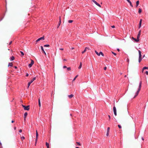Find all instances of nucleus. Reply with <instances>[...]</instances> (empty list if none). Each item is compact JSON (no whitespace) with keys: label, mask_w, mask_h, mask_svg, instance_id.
<instances>
[{"label":"nucleus","mask_w":148,"mask_h":148,"mask_svg":"<svg viewBox=\"0 0 148 148\" xmlns=\"http://www.w3.org/2000/svg\"><path fill=\"white\" fill-rule=\"evenodd\" d=\"M141 85H142V82L140 81V83H139V87L138 88V90L135 93V94L134 96V97H136L138 94L139 92L141 90Z\"/></svg>","instance_id":"f257e3e1"},{"label":"nucleus","mask_w":148,"mask_h":148,"mask_svg":"<svg viewBox=\"0 0 148 148\" xmlns=\"http://www.w3.org/2000/svg\"><path fill=\"white\" fill-rule=\"evenodd\" d=\"M138 52L139 53L138 62L139 63H140L142 59L145 57V55H144L143 56V58H142L141 57V51L140 50H138Z\"/></svg>","instance_id":"f03ea898"},{"label":"nucleus","mask_w":148,"mask_h":148,"mask_svg":"<svg viewBox=\"0 0 148 148\" xmlns=\"http://www.w3.org/2000/svg\"><path fill=\"white\" fill-rule=\"evenodd\" d=\"M22 107L24 108L25 110H29V106H25L22 105Z\"/></svg>","instance_id":"7ed1b4c3"},{"label":"nucleus","mask_w":148,"mask_h":148,"mask_svg":"<svg viewBox=\"0 0 148 148\" xmlns=\"http://www.w3.org/2000/svg\"><path fill=\"white\" fill-rule=\"evenodd\" d=\"M36 77H34L32 80L29 82H28V88L29 87L30 84L34 80L36 79Z\"/></svg>","instance_id":"20e7f679"},{"label":"nucleus","mask_w":148,"mask_h":148,"mask_svg":"<svg viewBox=\"0 0 148 148\" xmlns=\"http://www.w3.org/2000/svg\"><path fill=\"white\" fill-rule=\"evenodd\" d=\"M38 134L37 132V131L36 130V138L35 140V143H37L38 138Z\"/></svg>","instance_id":"39448f33"},{"label":"nucleus","mask_w":148,"mask_h":148,"mask_svg":"<svg viewBox=\"0 0 148 148\" xmlns=\"http://www.w3.org/2000/svg\"><path fill=\"white\" fill-rule=\"evenodd\" d=\"M31 62L28 65V67H29V68H30L31 67L32 65L34 64V61L32 60H31Z\"/></svg>","instance_id":"423d86ee"},{"label":"nucleus","mask_w":148,"mask_h":148,"mask_svg":"<svg viewBox=\"0 0 148 148\" xmlns=\"http://www.w3.org/2000/svg\"><path fill=\"white\" fill-rule=\"evenodd\" d=\"M92 1L94 2L95 4H96L98 6L100 7H101V5L98 3L96 1H95V0H92Z\"/></svg>","instance_id":"0eeeda50"},{"label":"nucleus","mask_w":148,"mask_h":148,"mask_svg":"<svg viewBox=\"0 0 148 148\" xmlns=\"http://www.w3.org/2000/svg\"><path fill=\"white\" fill-rule=\"evenodd\" d=\"M42 40H44V36L38 38L37 40H36V42H37Z\"/></svg>","instance_id":"6e6552de"},{"label":"nucleus","mask_w":148,"mask_h":148,"mask_svg":"<svg viewBox=\"0 0 148 148\" xmlns=\"http://www.w3.org/2000/svg\"><path fill=\"white\" fill-rule=\"evenodd\" d=\"M113 111L114 114L115 116L116 115V109L115 106L113 107Z\"/></svg>","instance_id":"1a4fd4ad"},{"label":"nucleus","mask_w":148,"mask_h":148,"mask_svg":"<svg viewBox=\"0 0 148 148\" xmlns=\"http://www.w3.org/2000/svg\"><path fill=\"white\" fill-rule=\"evenodd\" d=\"M40 47H41V49L42 51V52L43 53L45 56H46V54L45 53V52L44 49H43V47L42 46H41Z\"/></svg>","instance_id":"9d476101"},{"label":"nucleus","mask_w":148,"mask_h":148,"mask_svg":"<svg viewBox=\"0 0 148 148\" xmlns=\"http://www.w3.org/2000/svg\"><path fill=\"white\" fill-rule=\"evenodd\" d=\"M110 129V128L109 127H108L107 128V133H106V136H109V132Z\"/></svg>","instance_id":"9b49d317"},{"label":"nucleus","mask_w":148,"mask_h":148,"mask_svg":"<svg viewBox=\"0 0 148 148\" xmlns=\"http://www.w3.org/2000/svg\"><path fill=\"white\" fill-rule=\"evenodd\" d=\"M141 32V30H139V31L138 32V33L137 35V38H138L139 39L140 38V35Z\"/></svg>","instance_id":"f8f14e48"},{"label":"nucleus","mask_w":148,"mask_h":148,"mask_svg":"<svg viewBox=\"0 0 148 148\" xmlns=\"http://www.w3.org/2000/svg\"><path fill=\"white\" fill-rule=\"evenodd\" d=\"M132 39L133 40H134L136 42H138L139 40V39L138 38H137V39H136V38H134L133 37H132Z\"/></svg>","instance_id":"ddd939ff"},{"label":"nucleus","mask_w":148,"mask_h":148,"mask_svg":"<svg viewBox=\"0 0 148 148\" xmlns=\"http://www.w3.org/2000/svg\"><path fill=\"white\" fill-rule=\"evenodd\" d=\"M142 21V19H140V22H139V27H138L139 28H140V27H141Z\"/></svg>","instance_id":"4468645a"},{"label":"nucleus","mask_w":148,"mask_h":148,"mask_svg":"<svg viewBox=\"0 0 148 148\" xmlns=\"http://www.w3.org/2000/svg\"><path fill=\"white\" fill-rule=\"evenodd\" d=\"M87 49H89L87 47H86L84 50L82 52V53H84L86 51Z\"/></svg>","instance_id":"2eb2a0df"},{"label":"nucleus","mask_w":148,"mask_h":148,"mask_svg":"<svg viewBox=\"0 0 148 148\" xmlns=\"http://www.w3.org/2000/svg\"><path fill=\"white\" fill-rule=\"evenodd\" d=\"M126 0L130 3V6L131 7H133V6L132 5V3L130 1V0Z\"/></svg>","instance_id":"dca6fc26"},{"label":"nucleus","mask_w":148,"mask_h":148,"mask_svg":"<svg viewBox=\"0 0 148 148\" xmlns=\"http://www.w3.org/2000/svg\"><path fill=\"white\" fill-rule=\"evenodd\" d=\"M74 96L73 95L71 94V95H68V97L69 98L71 99Z\"/></svg>","instance_id":"f3484780"},{"label":"nucleus","mask_w":148,"mask_h":148,"mask_svg":"<svg viewBox=\"0 0 148 148\" xmlns=\"http://www.w3.org/2000/svg\"><path fill=\"white\" fill-rule=\"evenodd\" d=\"M14 57L13 56H12V57H11L10 58V60L11 61H13L14 59Z\"/></svg>","instance_id":"a211bd4d"},{"label":"nucleus","mask_w":148,"mask_h":148,"mask_svg":"<svg viewBox=\"0 0 148 148\" xmlns=\"http://www.w3.org/2000/svg\"><path fill=\"white\" fill-rule=\"evenodd\" d=\"M38 105H39V106L40 107L41 106V103H40V98L38 99Z\"/></svg>","instance_id":"6ab92c4d"},{"label":"nucleus","mask_w":148,"mask_h":148,"mask_svg":"<svg viewBox=\"0 0 148 148\" xmlns=\"http://www.w3.org/2000/svg\"><path fill=\"white\" fill-rule=\"evenodd\" d=\"M12 65H13V64H12V63L11 62H10L8 63V66H12Z\"/></svg>","instance_id":"aec40b11"},{"label":"nucleus","mask_w":148,"mask_h":148,"mask_svg":"<svg viewBox=\"0 0 148 148\" xmlns=\"http://www.w3.org/2000/svg\"><path fill=\"white\" fill-rule=\"evenodd\" d=\"M139 4V1H138L136 2V7H137L138 6V5Z\"/></svg>","instance_id":"412c9836"},{"label":"nucleus","mask_w":148,"mask_h":148,"mask_svg":"<svg viewBox=\"0 0 148 148\" xmlns=\"http://www.w3.org/2000/svg\"><path fill=\"white\" fill-rule=\"evenodd\" d=\"M82 62H81L80 63V65L78 67V69H80L82 67Z\"/></svg>","instance_id":"4be33fe9"},{"label":"nucleus","mask_w":148,"mask_h":148,"mask_svg":"<svg viewBox=\"0 0 148 148\" xmlns=\"http://www.w3.org/2000/svg\"><path fill=\"white\" fill-rule=\"evenodd\" d=\"M27 112H25L24 114V117H26L27 116Z\"/></svg>","instance_id":"5701e85b"},{"label":"nucleus","mask_w":148,"mask_h":148,"mask_svg":"<svg viewBox=\"0 0 148 148\" xmlns=\"http://www.w3.org/2000/svg\"><path fill=\"white\" fill-rule=\"evenodd\" d=\"M46 145L47 147V148L49 147V144L47 142L46 143Z\"/></svg>","instance_id":"b1692460"},{"label":"nucleus","mask_w":148,"mask_h":148,"mask_svg":"<svg viewBox=\"0 0 148 148\" xmlns=\"http://www.w3.org/2000/svg\"><path fill=\"white\" fill-rule=\"evenodd\" d=\"M142 12V10L140 8H139L138 9V12L140 14Z\"/></svg>","instance_id":"393cba45"},{"label":"nucleus","mask_w":148,"mask_h":148,"mask_svg":"<svg viewBox=\"0 0 148 148\" xmlns=\"http://www.w3.org/2000/svg\"><path fill=\"white\" fill-rule=\"evenodd\" d=\"M49 45H44V47H49Z\"/></svg>","instance_id":"a878e982"},{"label":"nucleus","mask_w":148,"mask_h":148,"mask_svg":"<svg viewBox=\"0 0 148 148\" xmlns=\"http://www.w3.org/2000/svg\"><path fill=\"white\" fill-rule=\"evenodd\" d=\"M95 52L96 53L97 55H98V56H100V53H99L96 51H95Z\"/></svg>","instance_id":"bb28decb"},{"label":"nucleus","mask_w":148,"mask_h":148,"mask_svg":"<svg viewBox=\"0 0 148 148\" xmlns=\"http://www.w3.org/2000/svg\"><path fill=\"white\" fill-rule=\"evenodd\" d=\"M146 69H148V67H144L143 68V70Z\"/></svg>","instance_id":"cd10ccee"},{"label":"nucleus","mask_w":148,"mask_h":148,"mask_svg":"<svg viewBox=\"0 0 148 148\" xmlns=\"http://www.w3.org/2000/svg\"><path fill=\"white\" fill-rule=\"evenodd\" d=\"M99 53H100V55L101 54L103 56H104V54L102 52H101V51L100 52H99Z\"/></svg>","instance_id":"c85d7f7f"},{"label":"nucleus","mask_w":148,"mask_h":148,"mask_svg":"<svg viewBox=\"0 0 148 148\" xmlns=\"http://www.w3.org/2000/svg\"><path fill=\"white\" fill-rule=\"evenodd\" d=\"M67 69L68 71H70L71 70V68L70 67H67Z\"/></svg>","instance_id":"c756f323"},{"label":"nucleus","mask_w":148,"mask_h":148,"mask_svg":"<svg viewBox=\"0 0 148 148\" xmlns=\"http://www.w3.org/2000/svg\"><path fill=\"white\" fill-rule=\"evenodd\" d=\"M77 76L78 75H77L73 79V81H75Z\"/></svg>","instance_id":"7c9ffc66"},{"label":"nucleus","mask_w":148,"mask_h":148,"mask_svg":"<svg viewBox=\"0 0 148 148\" xmlns=\"http://www.w3.org/2000/svg\"><path fill=\"white\" fill-rule=\"evenodd\" d=\"M76 143H77L78 145L80 146L81 145V144L79 142H76Z\"/></svg>","instance_id":"2f4dec72"},{"label":"nucleus","mask_w":148,"mask_h":148,"mask_svg":"<svg viewBox=\"0 0 148 148\" xmlns=\"http://www.w3.org/2000/svg\"><path fill=\"white\" fill-rule=\"evenodd\" d=\"M73 22V21L71 20H69L68 21L69 23H72Z\"/></svg>","instance_id":"473e14b6"},{"label":"nucleus","mask_w":148,"mask_h":148,"mask_svg":"<svg viewBox=\"0 0 148 148\" xmlns=\"http://www.w3.org/2000/svg\"><path fill=\"white\" fill-rule=\"evenodd\" d=\"M20 53H21V54L22 56H23L24 55V53H23V52L22 51H20Z\"/></svg>","instance_id":"72a5a7b5"},{"label":"nucleus","mask_w":148,"mask_h":148,"mask_svg":"<svg viewBox=\"0 0 148 148\" xmlns=\"http://www.w3.org/2000/svg\"><path fill=\"white\" fill-rule=\"evenodd\" d=\"M61 23V19H60V21H59V23L58 24L59 26H60V25Z\"/></svg>","instance_id":"f704fd0d"},{"label":"nucleus","mask_w":148,"mask_h":148,"mask_svg":"<svg viewBox=\"0 0 148 148\" xmlns=\"http://www.w3.org/2000/svg\"><path fill=\"white\" fill-rule=\"evenodd\" d=\"M61 23V19H60V21H59V23L58 24L59 26H60V25Z\"/></svg>","instance_id":"c9c22d12"},{"label":"nucleus","mask_w":148,"mask_h":148,"mask_svg":"<svg viewBox=\"0 0 148 148\" xmlns=\"http://www.w3.org/2000/svg\"><path fill=\"white\" fill-rule=\"evenodd\" d=\"M21 138L22 139V140H23L25 139V138L23 136H22L21 137Z\"/></svg>","instance_id":"e433bc0d"},{"label":"nucleus","mask_w":148,"mask_h":148,"mask_svg":"<svg viewBox=\"0 0 148 148\" xmlns=\"http://www.w3.org/2000/svg\"><path fill=\"white\" fill-rule=\"evenodd\" d=\"M118 127L119 128L121 129V125H118Z\"/></svg>","instance_id":"4c0bfd02"},{"label":"nucleus","mask_w":148,"mask_h":148,"mask_svg":"<svg viewBox=\"0 0 148 148\" xmlns=\"http://www.w3.org/2000/svg\"><path fill=\"white\" fill-rule=\"evenodd\" d=\"M112 53H113L114 55L115 56H116V53H114V52H112Z\"/></svg>","instance_id":"58836bf2"},{"label":"nucleus","mask_w":148,"mask_h":148,"mask_svg":"<svg viewBox=\"0 0 148 148\" xmlns=\"http://www.w3.org/2000/svg\"><path fill=\"white\" fill-rule=\"evenodd\" d=\"M145 73L147 75H148V71H146L145 72Z\"/></svg>","instance_id":"ea45409f"},{"label":"nucleus","mask_w":148,"mask_h":148,"mask_svg":"<svg viewBox=\"0 0 148 148\" xmlns=\"http://www.w3.org/2000/svg\"><path fill=\"white\" fill-rule=\"evenodd\" d=\"M63 68L64 69H65V68H67V67H66V66H63Z\"/></svg>","instance_id":"a19ab883"},{"label":"nucleus","mask_w":148,"mask_h":148,"mask_svg":"<svg viewBox=\"0 0 148 148\" xmlns=\"http://www.w3.org/2000/svg\"><path fill=\"white\" fill-rule=\"evenodd\" d=\"M111 27L112 28H114L115 27V26L114 25H112V26Z\"/></svg>","instance_id":"79ce46f5"},{"label":"nucleus","mask_w":148,"mask_h":148,"mask_svg":"<svg viewBox=\"0 0 148 148\" xmlns=\"http://www.w3.org/2000/svg\"><path fill=\"white\" fill-rule=\"evenodd\" d=\"M12 41H10L9 44V45H11V43H12Z\"/></svg>","instance_id":"37998d69"},{"label":"nucleus","mask_w":148,"mask_h":148,"mask_svg":"<svg viewBox=\"0 0 148 148\" xmlns=\"http://www.w3.org/2000/svg\"><path fill=\"white\" fill-rule=\"evenodd\" d=\"M19 132H22V130L21 129L20 130H19Z\"/></svg>","instance_id":"c03bdc74"},{"label":"nucleus","mask_w":148,"mask_h":148,"mask_svg":"<svg viewBox=\"0 0 148 148\" xmlns=\"http://www.w3.org/2000/svg\"><path fill=\"white\" fill-rule=\"evenodd\" d=\"M106 69H107V67H105L104 68V69L105 70H106Z\"/></svg>","instance_id":"a18cd8bd"},{"label":"nucleus","mask_w":148,"mask_h":148,"mask_svg":"<svg viewBox=\"0 0 148 148\" xmlns=\"http://www.w3.org/2000/svg\"><path fill=\"white\" fill-rule=\"evenodd\" d=\"M108 117H109V120H110V118H111L110 116V115H108Z\"/></svg>","instance_id":"49530a36"},{"label":"nucleus","mask_w":148,"mask_h":148,"mask_svg":"<svg viewBox=\"0 0 148 148\" xmlns=\"http://www.w3.org/2000/svg\"><path fill=\"white\" fill-rule=\"evenodd\" d=\"M117 50L118 51H120V49H119V48H118L117 49Z\"/></svg>","instance_id":"de8ad7c7"},{"label":"nucleus","mask_w":148,"mask_h":148,"mask_svg":"<svg viewBox=\"0 0 148 148\" xmlns=\"http://www.w3.org/2000/svg\"><path fill=\"white\" fill-rule=\"evenodd\" d=\"M28 75H29V74H28V73H27V74H26V77H27V76H28Z\"/></svg>","instance_id":"09e8293b"},{"label":"nucleus","mask_w":148,"mask_h":148,"mask_svg":"<svg viewBox=\"0 0 148 148\" xmlns=\"http://www.w3.org/2000/svg\"><path fill=\"white\" fill-rule=\"evenodd\" d=\"M14 130H15L16 129V127H14Z\"/></svg>","instance_id":"8fccbe9b"},{"label":"nucleus","mask_w":148,"mask_h":148,"mask_svg":"<svg viewBox=\"0 0 148 148\" xmlns=\"http://www.w3.org/2000/svg\"><path fill=\"white\" fill-rule=\"evenodd\" d=\"M60 50H63V48H60Z\"/></svg>","instance_id":"3c124183"},{"label":"nucleus","mask_w":148,"mask_h":148,"mask_svg":"<svg viewBox=\"0 0 148 148\" xmlns=\"http://www.w3.org/2000/svg\"><path fill=\"white\" fill-rule=\"evenodd\" d=\"M14 68L15 69H16L17 68V67H16V66H14Z\"/></svg>","instance_id":"603ef678"},{"label":"nucleus","mask_w":148,"mask_h":148,"mask_svg":"<svg viewBox=\"0 0 148 148\" xmlns=\"http://www.w3.org/2000/svg\"><path fill=\"white\" fill-rule=\"evenodd\" d=\"M142 140H144V139L143 137H142Z\"/></svg>","instance_id":"864d4df0"},{"label":"nucleus","mask_w":148,"mask_h":148,"mask_svg":"<svg viewBox=\"0 0 148 148\" xmlns=\"http://www.w3.org/2000/svg\"><path fill=\"white\" fill-rule=\"evenodd\" d=\"M26 117H25V118L24 117V121H25V120H26Z\"/></svg>","instance_id":"5fc2aeb1"},{"label":"nucleus","mask_w":148,"mask_h":148,"mask_svg":"<svg viewBox=\"0 0 148 148\" xmlns=\"http://www.w3.org/2000/svg\"><path fill=\"white\" fill-rule=\"evenodd\" d=\"M14 122V121L12 120V123H13Z\"/></svg>","instance_id":"6e6d98bb"},{"label":"nucleus","mask_w":148,"mask_h":148,"mask_svg":"<svg viewBox=\"0 0 148 148\" xmlns=\"http://www.w3.org/2000/svg\"><path fill=\"white\" fill-rule=\"evenodd\" d=\"M74 49V48L73 47H72L71 48V49Z\"/></svg>","instance_id":"4d7b16f0"},{"label":"nucleus","mask_w":148,"mask_h":148,"mask_svg":"<svg viewBox=\"0 0 148 148\" xmlns=\"http://www.w3.org/2000/svg\"><path fill=\"white\" fill-rule=\"evenodd\" d=\"M63 60L64 61H66V59H64Z\"/></svg>","instance_id":"13d9d810"},{"label":"nucleus","mask_w":148,"mask_h":148,"mask_svg":"<svg viewBox=\"0 0 148 148\" xmlns=\"http://www.w3.org/2000/svg\"><path fill=\"white\" fill-rule=\"evenodd\" d=\"M1 145H0V148L1 147Z\"/></svg>","instance_id":"bf43d9fd"},{"label":"nucleus","mask_w":148,"mask_h":148,"mask_svg":"<svg viewBox=\"0 0 148 148\" xmlns=\"http://www.w3.org/2000/svg\"><path fill=\"white\" fill-rule=\"evenodd\" d=\"M76 148H79L78 147H76Z\"/></svg>","instance_id":"052dcab7"},{"label":"nucleus","mask_w":148,"mask_h":148,"mask_svg":"<svg viewBox=\"0 0 148 148\" xmlns=\"http://www.w3.org/2000/svg\"><path fill=\"white\" fill-rule=\"evenodd\" d=\"M36 143H35V145H36Z\"/></svg>","instance_id":"680f3d73"},{"label":"nucleus","mask_w":148,"mask_h":148,"mask_svg":"<svg viewBox=\"0 0 148 148\" xmlns=\"http://www.w3.org/2000/svg\"><path fill=\"white\" fill-rule=\"evenodd\" d=\"M70 115H71H71H72L71 114H70Z\"/></svg>","instance_id":"e2e57ef3"},{"label":"nucleus","mask_w":148,"mask_h":148,"mask_svg":"<svg viewBox=\"0 0 148 148\" xmlns=\"http://www.w3.org/2000/svg\"><path fill=\"white\" fill-rule=\"evenodd\" d=\"M47 148H49V147Z\"/></svg>","instance_id":"0e129e2a"}]
</instances>
